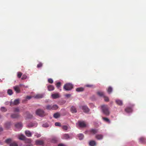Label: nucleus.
<instances>
[{
    "mask_svg": "<svg viewBox=\"0 0 146 146\" xmlns=\"http://www.w3.org/2000/svg\"><path fill=\"white\" fill-rule=\"evenodd\" d=\"M1 117V116L0 115V118Z\"/></svg>",
    "mask_w": 146,
    "mask_h": 146,
    "instance_id": "nucleus-59",
    "label": "nucleus"
},
{
    "mask_svg": "<svg viewBox=\"0 0 146 146\" xmlns=\"http://www.w3.org/2000/svg\"><path fill=\"white\" fill-rule=\"evenodd\" d=\"M81 108L83 111L85 113H88L89 111L88 108L86 106H82L81 107Z\"/></svg>",
    "mask_w": 146,
    "mask_h": 146,
    "instance_id": "nucleus-6",
    "label": "nucleus"
},
{
    "mask_svg": "<svg viewBox=\"0 0 146 146\" xmlns=\"http://www.w3.org/2000/svg\"><path fill=\"white\" fill-rule=\"evenodd\" d=\"M84 90V89L82 87H80L77 88L76 90L77 92H82Z\"/></svg>",
    "mask_w": 146,
    "mask_h": 146,
    "instance_id": "nucleus-22",
    "label": "nucleus"
},
{
    "mask_svg": "<svg viewBox=\"0 0 146 146\" xmlns=\"http://www.w3.org/2000/svg\"><path fill=\"white\" fill-rule=\"evenodd\" d=\"M63 139H68L70 138V136L68 134H65L62 136Z\"/></svg>",
    "mask_w": 146,
    "mask_h": 146,
    "instance_id": "nucleus-19",
    "label": "nucleus"
},
{
    "mask_svg": "<svg viewBox=\"0 0 146 146\" xmlns=\"http://www.w3.org/2000/svg\"><path fill=\"white\" fill-rule=\"evenodd\" d=\"M22 85H23L22 84H20L18 86H19V88H20V87Z\"/></svg>",
    "mask_w": 146,
    "mask_h": 146,
    "instance_id": "nucleus-57",
    "label": "nucleus"
},
{
    "mask_svg": "<svg viewBox=\"0 0 146 146\" xmlns=\"http://www.w3.org/2000/svg\"><path fill=\"white\" fill-rule=\"evenodd\" d=\"M76 124H78V126L81 128H84L86 127L87 124L84 121H78Z\"/></svg>",
    "mask_w": 146,
    "mask_h": 146,
    "instance_id": "nucleus-4",
    "label": "nucleus"
},
{
    "mask_svg": "<svg viewBox=\"0 0 146 146\" xmlns=\"http://www.w3.org/2000/svg\"><path fill=\"white\" fill-rule=\"evenodd\" d=\"M19 103V99L15 100L14 102H11L10 103V106H11L18 105Z\"/></svg>",
    "mask_w": 146,
    "mask_h": 146,
    "instance_id": "nucleus-5",
    "label": "nucleus"
},
{
    "mask_svg": "<svg viewBox=\"0 0 146 146\" xmlns=\"http://www.w3.org/2000/svg\"><path fill=\"white\" fill-rule=\"evenodd\" d=\"M70 111L72 113H76L77 112L76 108L75 107L72 106L70 108Z\"/></svg>",
    "mask_w": 146,
    "mask_h": 146,
    "instance_id": "nucleus-15",
    "label": "nucleus"
},
{
    "mask_svg": "<svg viewBox=\"0 0 146 146\" xmlns=\"http://www.w3.org/2000/svg\"><path fill=\"white\" fill-rule=\"evenodd\" d=\"M13 88L15 90L17 93H19L20 92V90L19 86H16L13 87Z\"/></svg>",
    "mask_w": 146,
    "mask_h": 146,
    "instance_id": "nucleus-8",
    "label": "nucleus"
},
{
    "mask_svg": "<svg viewBox=\"0 0 146 146\" xmlns=\"http://www.w3.org/2000/svg\"><path fill=\"white\" fill-rule=\"evenodd\" d=\"M98 130L97 129H92V133L95 134L97 133Z\"/></svg>",
    "mask_w": 146,
    "mask_h": 146,
    "instance_id": "nucleus-42",
    "label": "nucleus"
},
{
    "mask_svg": "<svg viewBox=\"0 0 146 146\" xmlns=\"http://www.w3.org/2000/svg\"><path fill=\"white\" fill-rule=\"evenodd\" d=\"M63 88L66 90L69 91L73 88V86L70 83H67L64 85Z\"/></svg>",
    "mask_w": 146,
    "mask_h": 146,
    "instance_id": "nucleus-3",
    "label": "nucleus"
},
{
    "mask_svg": "<svg viewBox=\"0 0 146 146\" xmlns=\"http://www.w3.org/2000/svg\"><path fill=\"white\" fill-rule=\"evenodd\" d=\"M46 109L49 110H52V105H47L46 106Z\"/></svg>",
    "mask_w": 146,
    "mask_h": 146,
    "instance_id": "nucleus-29",
    "label": "nucleus"
},
{
    "mask_svg": "<svg viewBox=\"0 0 146 146\" xmlns=\"http://www.w3.org/2000/svg\"><path fill=\"white\" fill-rule=\"evenodd\" d=\"M15 127L17 129H21L23 127L22 123L21 122L15 124Z\"/></svg>",
    "mask_w": 146,
    "mask_h": 146,
    "instance_id": "nucleus-7",
    "label": "nucleus"
},
{
    "mask_svg": "<svg viewBox=\"0 0 146 146\" xmlns=\"http://www.w3.org/2000/svg\"><path fill=\"white\" fill-rule=\"evenodd\" d=\"M56 87L58 88L61 86V83L60 82H58L56 83Z\"/></svg>",
    "mask_w": 146,
    "mask_h": 146,
    "instance_id": "nucleus-40",
    "label": "nucleus"
},
{
    "mask_svg": "<svg viewBox=\"0 0 146 146\" xmlns=\"http://www.w3.org/2000/svg\"><path fill=\"white\" fill-rule=\"evenodd\" d=\"M10 146H18L17 144L15 142L11 143L10 144Z\"/></svg>",
    "mask_w": 146,
    "mask_h": 146,
    "instance_id": "nucleus-32",
    "label": "nucleus"
},
{
    "mask_svg": "<svg viewBox=\"0 0 146 146\" xmlns=\"http://www.w3.org/2000/svg\"><path fill=\"white\" fill-rule=\"evenodd\" d=\"M115 102L119 106H121L123 105V102L121 100H116Z\"/></svg>",
    "mask_w": 146,
    "mask_h": 146,
    "instance_id": "nucleus-18",
    "label": "nucleus"
},
{
    "mask_svg": "<svg viewBox=\"0 0 146 146\" xmlns=\"http://www.w3.org/2000/svg\"><path fill=\"white\" fill-rule=\"evenodd\" d=\"M62 129L64 130H67L68 127L66 125H64L62 127Z\"/></svg>",
    "mask_w": 146,
    "mask_h": 146,
    "instance_id": "nucleus-44",
    "label": "nucleus"
},
{
    "mask_svg": "<svg viewBox=\"0 0 146 146\" xmlns=\"http://www.w3.org/2000/svg\"><path fill=\"white\" fill-rule=\"evenodd\" d=\"M26 113L28 115V116L27 117V118H31L32 117V115H31L29 114V113L28 112H27Z\"/></svg>",
    "mask_w": 146,
    "mask_h": 146,
    "instance_id": "nucleus-47",
    "label": "nucleus"
},
{
    "mask_svg": "<svg viewBox=\"0 0 146 146\" xmlns=\"http://www.w3.org/2000/svg\"><path fill=\"white\" fill-rule=\"evenodd\" d=\"M139 141L141 143H145L146 142V139L143 137H141L139 139Z\"/></svg>",
    "mask_w": 146,
    "mask_h": 146,
    "instance_id": "nucleus-17",
    "label": "nucleus"
},
{
    "mask_svg": "<svg viewBox=\"0 0 146 146\" xmlns=\"http://www.w3.org/2000/svg\"><path fill=\"white\" fill-rule=\"evenodd\" d=\"M25 142L27 143H31V141L30 139L25 138L24 140Z\"/></svg>",
    "mask_w": 146,
    "mask_h": 146,
    "instance_id": "nucleus-31",
    "label": "nucleus"
},
{
    "mask_svg": "<svg viewBox=\"0 0 146 146\" xmlns=\"http://www.w3.org/2000/svg\"><path fill=\"white\" fill-rule=\"evenodd\" d=\"M41 136V135L40 134L38 135L37 136V137H38Z\"/></svg>",
    "mask_w": 146,
    "mask_h": 146,
    "instance_id": "nucleus-58",
    "label": "nucleus"
},
{
    "mask_svg": "<svg viewBox=\"0 0 146 146\" xmlns=\"http://www.w3.org/2000/svg\"><path fill=\"white\" fill-rule=\"evenodd\" d=\"M18 138L21 140H24L26 138V137L23 135L20 134L18 135Z\"/></svg>",
    "mask_w": 146,
    "mask_h": 146,
    "instance_id": "nucleus-12",
    "label": "nucleus"
},
{
    "mask_svg": "<svg viewBox=\"0 0 146 146\" xmlns=\"http://www.w3.org/2000/svg\"><path fill=\"white\" fill-rule=\"evenodd\" d=\"M42 64L41 63H39L37 65V68H40L42 66Z\"/></svg>",
    "mask_w": 146,
    "mask_h": 146,
    "instance_id": "nucleus-49",
    "label": "nucleus"
},
{
    "mask_svg": "<svg viewBox=\"0 0 146 146\" xmlns=\"http://www.w3.org/2000/svg\"><path fill=\"white\" fill-rule=\"evenodd\" d=\"M95 137L98 140H101L103 139V136L100 134L97 135H96Z\"/></svg>",
    "mask_w": 146,
    "mask_h": 146,
    "instance_id": "nucleus-16",
    "label": "nucleus"
},
{
    "mask_svg": "<svg viewBox=\"0 0 146 146\" xmlns=\"http://www.w3.org/2000/svg\"><path fill=\"white\" fill-rule=\"evenodd\" d=\"M36 115L40 117H44L46 115L44 111L43 110L40 109L36 110Z\"/></svg>",
    "mask_w": 146,
    "mask_h": 146,
    "instance_id": "nucleus-2",
    "label": "nucleus"
},
{
    "mask_svg": "<svg viewBox=\"0 0 146 146\" xmlns=\"http://www.w3.org/2000/svg\"><path fill=\"white\" fill-rule=\"evenodd\" d=\"M7 93L9 95H11L13 94L12 90L11 89H9L7 91Z\"/></svg>",
    "mask_w": 146,
    "mask_h": 146,
    "instance_id": "nucleus-33",
    "label": "nucleus"
},
{
    "mask_svg": "<svg viewBox=\"0 0 146 146\" xmlns=\"http://www.w3.org/2000/svg\"><path fill=\"white\" fill-rule=\"evenodd\" d=\"M27 76L25 75H23L22 76L21 79L23 80L26 79L27 78Z\"/></svg>",
    "mask_w": 146,
    "mask_h": 146,
    "instance_id": "nucleus-48",
    "label": "nucleus"
},
{
    "mask_svg": "<svg viewBox=\"0 0 146 146\" xmlns=\"http://www.w3.org/2000/svg\"><path fill=\"white\" fill-rule=\"evenodd\" d=\"M55 125L56 126H60L61 125L60 123L59 122H56L55 123Z\"/></svg>",
    "mask_w": 146,
    "mask_h": 146,
    "instance_id": "nucleus-50",
    "label": "nucleus"
},
{
    "mask_svg": "<svg viewBox=\"0 0 146 146\" xmlns=\"http://www.w3.org/2000/svg\"><path fill=\"white\" fill-rule=\"evenodd\" d=\"M96 142L94 140H92V146H95L96 145Z\"/></svg>",
    "mask_w": 146,
    "mask_h": 146,
    "instance_id": "nucleus-41",
    "label": "nucleus"
},
{
    "mask_svg": "<svg viewBox=\"0 0 146 146\" xmlns=\"http://www.w3.org/2000/svg\"><path fill=\"white\" fill-rule=\"evenodd\" d=\"M42 126L44 127H47L49 126V125L47 123H45L42 125Z\"/></svg>",
    "mask_w": 146,
    "mask_h": 146,
    "instance_id": "nucleus-46",
    "label": "nucleus"
},
{
    "mask_svg": "<svg viewBox=\"0 0 146 146\" xmlns=\"http://www.w3.org/2000/svg\"><path fill=\"white\" fill-rule=\"evenodd\" d=\"M25 133L26 136L28 137H31L32 136L31 133L29 131H26Z\"/></svg>",
    "mask_w": 146,
    "mask_h": 146,
    "instance_id": "nucleus-20",
    "label": "nucleus"
},
{
    "mask_svg": "<svg viewBox=\"0 0 146 146\" xmlns=\"http://www.w3.org/2000/svg\"><path fill=\"white\" fill-rule=\"evenodd\" d=\"M51 96L53 99H56L60 97L58 93L52 94L51 95Z\"/></svg>",
    "mask_w": 146,
    "mask_h": 146,
    "instance_id": "nucleus-11",
    "label": "nucleus"
},
{
    "mask_svg": "<svg viewBox=\"0 0 146 146\" xmlns=\"http://www.w3.org/2000/svg\"><path fill=\"white\" fill-rule=\"evenodd\" d=\"M12 141V139L10 138L6 139L5 140V142L8 144H10Z\"/></svg>",
    "mask_w": 146,
    "mask_h": 146,
    "instance_id": "nucleus-28",
    "label": "nucleus"
},
{
    "mask_svg": "<svg viewBox=\"0 0 146 146\" xmlns=\"http://www.w3.org/2000/svg\"><path fill=\"white\" fill-rule=\"evenodd\" d=\"M85 86L86 87H91V85L90 84H86L85 85Z\"/></svg>",
    "mask_w": 146,
    "mask_h": 146,
    "instance_id": "nucleus-53",
    "label": "nucleus"
},
{
    "mask_svg": "<svg viewBox=\"0 0 146 146\" xmlns=\"http://www.w3.org/2000/svg\"><path fill=\"white\" fill-rule=\"evenodd\" d=\"M97 94L100 96L104 97V93L103 92H97Z\"/></svg>",
    "mask_w": 146,
    "mask_h": 146,
    "instance_id": "nucleus-26",
    "label": "nucleus"
},
{
    "mask_svg": "<svg viewBox=\"0 0 146 146\" xmlns=\"http://www.w3.org/2000/svg\"><path fill=\"white\" fill-rule=\"evenodd\" d=\"M32 98V97L30 96H28L26 97V99L28 100H29Z\"/></svg>",
    "mask_w": 146,
    "mask_h": 146,
    "instance_id": "nucleus-51",
    "label": "nucleus"
},
{
    "mask_svg": "<svg viewBox=\"0 0 146 146\" xmlns=\"http://www.w3.org/2000/svg\"><path fill=\"white\" fill-rule=\"evenodd\" d=\"M22 74V73L21 72H17V77L19 78H20Z\"/></svg>",
    "mask_w": 146,
    "mask_h": 146,
    "instance_id": "nucleus-36",
    "label": "nucleus"
},
{
    "mask_svg": "<svg viewBox=\"0 0 146 146\" xmlns=\"http://www.w3.org/2000/svg\"><path fill=\"white\" fill-rule=\"evenodd\" d=\"M48 81L49 83L50 84H52L53 82V81L51 78L48 79Z\"/></svg>",
    "mask_w": 146,
    "mask_h": 146,
    "instance_id": "nucleus-45",
    "label": "nucleus"
},
{
    "mask_svg": "<svg viewBox=\"0 0 146 146\" xmlns=\"http://www.w3.org/2000/svg\"><path fill=\"white\" fill-rule=\"evenodd\" d=\"M10 123L9 122H8L5 123V127L7 128H9L10 125Z\"/></svg>",
    "mask_w": 146,
    "mask_h": 146,
    "instance_id": "nucleus-34",
    "label": "nucleus"
},
{
    "mask_svg": "<svg viewBox=\"0 0 146 146\" xmlns=\"http://www.w3.org/2000/svg\"><path fill=\"white\" fill-rule=\"evenodd\" d=\"M1 110L2 111L5 112L7 111V109L4 107H2L1 108Z\"/></svg>",
    "mask_w": 146,
    "mask_h": 146,
    "instance_id": "nucleus-37",
    "label": "nucleus"
},
{
    "mask_svg": "<svg viewBox=\"0 0 146 146\" xmlns=\"http://www.w3.org/2000/svg\"><path fill=\"white\" fill-rule=\"evenodd\" d=\"M60 114L58 113H55L53 115V117L55 118H57L60 117Z\"/></svg>",
    "mask_w": 146,
    "mask_h": 146,
    "instance_id": "nucleus-24",
    "label": "nucleus"
},
{
    "mask_svg": "<svg viewBox=\"0 0 146 146\" xmlns=\"http://www.w3.org/2000/svg\"><path fill=\"white\" fill-rule=\"evenodd\" d=\"M102 110L103 113L106 115H108L110 114L108 106L107 105H103L101 106Z\"/></svg>",
    "mask_w": 146,
    "mask_h": 146,
    "instance_id": "nucleus-1",
    "label": "nucleus"
},
{
    "mask_svg": "<svg viewBox=\"0 0 146 146\" xmlns=\"http://www.w3.org/2000/svg\"><path fill=\"white\" fill-rule=\"evenodd\" d=\"M44 95L42 94H39L35 96L34 97L36 99L41 98L43 97Z\"/></svg>",
    "mask_w": 146,
    "mask_h": 146,
    "instance_id": "nucleus-10",
    "label": "nucleus"
},
{
    "mask_svg": "<svg viewBox=\"0 0 146 146\" xmlns=\"http://www.w3.org/2000/svg\"><path fill=\"white\" fill-rule=\"evenodd\" d=\"M78 137L80 140H82L84 137V135L82 133H80L78 135Z\"/></svg>",
    "mask_w": 146,
    "mask_h": 146,
    "instance_id": "nucleus-23",
    "label": "nucleus"
},
{
    "mask_svg": "<svg viewBox=\"0 0 146 146\" xmlns=\"http://www.w3.org/2000/svg\"><path fill=\"white\" fill-rule=\"evenodd\" d=\"M48 90L49 91H52L54 89V86L51 85H49L47 86Z\"/></svg>",
    "mask_w": 146,
    "mask_h": 146,
    "instance_id": "nucleus-13",
    "label": "nucleus"
},
{
    "mask_svg": "<svg viewBox=\"0 0 146 146\" xmlns=\"http://www.w3.org/2000/svg\"><path fill=\"white\" fill-rule=\"evenodd\" d=\"M103 97L104 98V100L105 101L108 102L109 101V98L108 97L105 96Z\"/></svg>",
    "mask_w": 146,
    "mask_h": 146,
    "instance_id": "nucleus-43",
    "label": "nucleus"
},
{
    "mask_svg": "<svg viewBox=\"0 0 146 146\" xmlns=\"http://www.w3.org/2000/svg\"><path fill=\"white\" fill-rule=\"evenodd\" d=\"M3 128L1 127H0V132L3 131Z\"/></svg>",
    "mask_w": 146,
    "mask_h": 146,
    "instance_id": "nucleus-56",
    "label": "nucleus"
},
{
    "mask_svg": "<svg viewBox=\"0 0 146 146\" xmlns=\"http://www.w3.org/2000/svg\"><path fill=\"white\" fill-rule=\"evenodd\" d=\"M64 145L62 144H59L58 145V146H64Z\"/></svg>",
    "mask_w": 146,
    "mask_h": 146,
    "instance_id": "nucleus-54",
    "label": "nucleus"
},
{
    "mask_svg": "<svg viewBox=\"0 0 146 146\" xmlns=\"http://www.w3.org/2000/svg\"><path fill=\"white\" fill-rule=\"evenodd\" d=\"M11 117L13 118H17L20 117V115L19 114L13 113L11 114Z\"/></svg>",
    "mask_w": 146,
    "mask_h": 146,
    "instance_id": "nucleus-9",
    "label": "nucleus"
},
{
    "mask_svg": "<svg viewBox=\"0 0 146 146\" xmlns=\"http://www.w3.org/2000/svg\"><path fill=\"white\" fill-rule=\"evenodd\" d=\"M58 107L56 105H52V110H56L57 109Z\"/></svg>",
    "mask_w": 146,
    "mask_h": 146,
    "instance_id": "nucleus-25",
    "label": "nucleus"
},
{
    "mask_svg": "<svg viewBox=\"0 0 146 146\" xmlns=\"http://www.w3.org/2000/svg\"><path fill=\"white\" fill-rule=\"evenodd\" d=\"M34 124L33 123H30L28 125V127H32L34 126Z\"/></svg>",
    "mask_w": 146,
    "mask_h": 146,
    "instance_id": "nucleus-38",
    "label": "nucleus"
},
{
    "mask_svg": "<svg viewBox=\"0 0 146 146\" xmlns=\"http://www.w3.org/2000/svg\"><path fill=\"white\" fill-rule=\"evenodd\" d=\"M125 111L127 113L131 112L132 111V109L131 108L127 107L125 109Z\"/></svg>",
    "mask_w": 146,
    "mask_h": 146,
    "instance_id": "nucleus-21",
    "label": "nucleus"
},
{
    "mask_svg": "<svg viewBox=\"0 0 146 146\" xmlns=\"http://www.w3.org/2000/svg\"><path fill=\"white\" fill-rule=\"evenodd\" d=\"M112 91V88L111 87H109L108 88L107 90V92L109 94H110Z\"/></svg>",
    "mask_w": 146,
    "mask_h": 146,
    "instance_id": "nucleus-30",
    "label": "nucleus"
},
{
    "mask_svg": "<svg viewBox=\"0 0 146 146\" xmlns=\"http://www.w3.org/2000/svg\"><path fill=\"white\" fill-rule=\"evenodd\" d=\"M102 119L104 121L106 122H107L109 123H110V121L109 119L107 118L103 117L102 118Z\"/></svg>",
    "mask_w": 146,
    "mask_h": 146,
    "instance_id": "nucleus-27",
    "label": "nucleus"
},
{
    "mask_svg": "<svg viewBox=\"0 0 146 146\" xmlns=\"http://www.w3.org/2000/svg\"><path fill=\"white\" fill-rule=\"evenodd\" d=\"M89 145L90 146H91V141H90L89 142Z\"/></svg>",
    "mask_w": 146,
    "mask_h": 146,
    "instance_id": "nucleus-55",
    "label": "nucleus"
},
{
    "mask_svg": "<svg viewBox=\"0 0 146 146\" xmlns=\"http://www.w3.org/2000/svg\"><path fill=\"white\" fill-rule=\"evenodd\" d=\"M35 143L36 145H41L44 144V142L41 140H36L35 141Z\"/></svg>",
    "mask_w": 146,
    "mask_h": 146,
    "instance_id": "nucleus-14",
    "label": "nucleus"
},
{
    "mask_svg": "<svg viewBox=\"0 0 146 146\" xmlns=\"http://www.w3.org/2000/svg\"><path fill=\"white\" fill-rule=\"evenodd\" d=\"M58 140L57 138L56 137H54L52 139V141L53 143H55Z\"/></svg>",
    "mask_w": 146,
    "mask_h": 146,
    "instance_id": "nucleus-35",
    "label": "nucleus"
},
{
    "mask_svg": "<svg viewBox=\"0 0 146 146\" xmlns=\"http://www.w3.org/2000/svg\"><path fill=\"white\" fill-rule=\"evenodd\" d=\"M71 96V95L70 94H67L65 95V96L67 98H69Z\"/></svg>",
    "mask_w": 146,
    "mask_h": 146,
    "instance_id": "nucleus-52",
    "label": "nucleus"
},
{
    "mask_svg": "<svg viewBox=\"0 0 146 146\" xmlns=\"http://www.w3.org/2000/svg\"><path fill=\"white\" fill-rule=\"evenodd\" d=\"M19 110L18 108H14V112H19Z\"/></svg>",
    "mask_w": 146,
    "mask_h": 146,
    "instance_id": "nucleus-39",
    "label": "nucleus"
}]
</instances>
